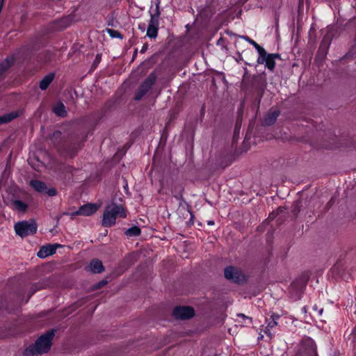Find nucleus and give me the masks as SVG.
<instances>
[{
  "label": "nucleus",
  "mask_w": 356,
  "mask_h": 356,
  "mask_svg": "<svg viewBox=\"0 0 356 356\" xmlns=\"http://www.w3.org/2000/svg\"><path fill=\"white\" fill-rule=\"evenodd\" d=\"M54 336V331H49L42 335L35 343L34 346L27 348L24 351L25 356H33L35 354H42L47 353L51 346V340Z\"/></svg>",
  "instance_id": "obj_1"
},
{
  "label": "nucleus",
  "mask_w": 356,
  "mask_h": 356,
  "mask_svg": "<svg viewBox=\"0 0 356 356\" xmlns=\"http://www.w3.org/2000/svg\"><path fill=\"white\" fill-rule=\"evenodd\" d=\"M126 211L122 205L116 203L108 204L104 212L102 225L104 227H111L115 223L118 217L125 218Z\"/></svg>",
  "instance_id": "obj_2"
},
{
  "label": "nucleus",
  "mask_w": 356,
  "mask_h": 356,
  "mask_svg": "<svg viewBox=\"0 0 356 356\" xmlns=\"http://www.w3.org/2000/svg\"><path fill=\"white\" fill-rule=\"evenodd\" d=\"M15 230L21 237L33 234L37 231V225L34 221H22L15 225Z\"/></svg>",
  "instance_id": "obj_3"
},
{
  "label": "nucleus",
  "mask_w": 356,
  "mask_h": 356,
  "mask_svg": "<svg viewBox=\"0 0 356 356\" xmlns=\"http://www.w3.org/2000/svg\"><path fill=\"white\" fill-rule=\"evenodd\" d=\"M156 79V76L154 74H150L145 81L143 83V84L140 86L136 95V99H140L149 90V89L154 84Z\"/></svg>",
  "instance_id": "obj_4"
},
{
  "label": "nucleus",
  "mask_w": 356,
  "mask_h": 356,
  "mask_svg": "<svg viewBox=\"0 0 356 356\" xmlns=\"http://www.w3.org/2000/svg\"><path fill=\"white\" fill-rule=\"evenodd\" d=\"M225 276L227 279L235 282H240L245 279L244 275L237 268L229 266L225 270Z\"/></svg>",
  "instance_id": "obj_5"
},
{
  "label": "nucleus",
  "mask_w": 356,
  "mask_h": 356,
  "mask_svg": "<svg viewBox=\"0 0 356 356\" xmlns=\"http://www.w3.org/2000/svg\"><path fill=\"white\" fill-rule=\"evenodd\" d=\"M174 316L177 318L187 319L194 315V310L190 307H177L174 309Z\"/></svg>",
  "instance_id": "obj_6"
},
{
  "label": "nucleus",
  "mask_w": 356,
  "mask_h": 356,
  "mask_svg": "<svg viewBox=\"0 0 356 356\" xmlns=\"http://www.w3.org/2000/svg\"><path fill=\"white\" fill-rule=\"evenodd\" d=\"M98 208L99 207L96 204H87L81 207L79 209L73 213L72 215L88 216L95 213Z\"/></svg>",
  "instance_id": "obj_7"
},
{
  "label": "nucleus",
  "mask_w": 356,
  "mask_h": 356,
  "mask_svg": "<svg viewBox=\"0 0 356 356\" xmlns=\"http://www.w3.org/2000/svg\"><path fill=\"white\" fill-rule=\"evenodd\" d=\"M58 244L48 245L42 246L38 252V256L40 258H46L50 255H52L56 252L57 247H59Z\"/></svg>",
  "instance_id": "obj_8"
},
{
  "label": "nucleus",
  "mask_w": 356,
  "mask_h": 356,
  "mask_svg": "<svg viewBox=\"0 0 356 356\" xmlns=\"http://www.w3.org/2000/svg\"><path fill=\"white\" fill-rule=\"evenodd\" d=\"M10 207L18 212H25L27 209L28 205L19 200H13L10 202Z\"/></svg>",
  "instance_id": "obj_9"
},
{
  "label": "nucleus",
  "mask_w": 356,
  "mask_h": 356,
  "mask_svg": "<svg viewBox=\"0 0 356 356\" xmlns=\"http://www.w3.org/2000/svg\"><path fill=\"white\" fill-rule=\"evenodd\" d=\"M89 269L90 271L95 273H99L103 271L104 266L102 265V263L99 259H93L89 266Z\"/></svg>",
  "instance_id": "obj_10"
},
{
  "label": "nucleus",
  "mask_w": 356,
  "mask_h": 356,
  "mask_svg": "<svg viewBox=\"0 0 356 356\" xmlns=\"http://www.w3.org/2000/svg\"><path fill=\"white\" fill-rule=\"evenodd\" d=\"M157 26V22L155 20L152 19L148 25L147 35L149 38H156L158 33Z\"/></svg>",
  "instance_id": "obj_11"
},
{
  "label": "nucleus",
  "mask_w": 356,
  "mask_h": 356,
  "mask_svg": "<svg viewBox=\"0 0 356 356\" xmlns=\"http://www.w3.org/2000/svg\"><path fill=\"white\" fill-rule=\"evenodd\" d=\"M277 318H278V316H275V315L272 316L271 319L269 320L268 325L266 327V330L264 331L265 333L270 338L273 337V333L271 332V329H273V327H275V326L277 325Z\"/></svg>",
  "instance_id": "obj_12"
},
{
  "label": "nucleus",
  "mask_w": 356,
  "mask_h": 356,
  "mask_svg": "<svg viewBox=\"0 0 356 356\" xmlns=\"http://www.w3.org/2000/svg\"><path fill=\"white\" fill-rule=\"evenodd\" d=\"M279 115V112L276 110L270 111L264 120V124L270 125L275 122Z\"/></svg>",
  "instance_id": "obj_13"
},
{
  "label": "nucleus",
  "mask_w": 356,
  "mask_h": 356,
  "mask_svg": "<svg viewBox=\"0 0 356 356\" xmlns=\"http://www.w3.org/2000/svg\"><path fill=\"white\" fill-rule=\"evenodd\" d=\"M54 113L58 116L64 117L66 115L67 111L64 104L61 102L56 103L53 108Z\"/></svg>",
  "instance_id": "obj_14"
},
{
  "label": "nucleus",
  "mask_w": 356,
  "mask_h": 356,
  "mask_svg": "<svg viewBox=\"0 0 356 356\" xmlns=\"http://www.w3.org/2000/svg\"><path fill=\"white\" fill-rule=\"evenodd\" d=\"M54 74H49L45 76L40 83V88L42 90H46L54 79Z\"/></svg>",
  "instance_id": "obj_15"
},
{
  "label": "nucleus",
  "mask_w": 356,
  "mask_h": 356,
  "mask_svg": "<svg viewBox=\"0 0 356 356\" xmlns=\"http://www.w3.org/2000/svg\"><path fill=\"white\" fill-rule=\"evenodd\" d=\"M236 321L242 326H249L252 323V318L243 314H238Z\"/></svg>",
  "instance_id": "obj_16"
},
{
  "label": "nucleus",
  "mask_w": 356,
  "mask_h": 356,
  "mask_svg": "<svg viewBox=\"0 0 356 356\" xmlns=\"http://www.w3.org/2000/svg\"><path fill=\"white\" fill-rule=\"evenodd\" d=\"M31 186L38 192L44 193L47 187L45 184L40 181L38 180H33L31 181Z\"/></svg>",
  "instance_id": "obj_17"
},
{
  "label": "nucleus",
  "mask_w": 356,
  "mask_h": 356,
  "mask_svg": "<svg viewBox=\"0 0 356 356\" xmlns=\"http://www.w3.org/2000/svg\"><path fill=\"white\" fill-rule=\"evenodd\" d=\"M277 56V55L275 54H268V58L266 61V67L268 69L270 70H273L274 69L275 65V58Z\"/></svg>",
  "instance_id": "obj_18"
},
{
  "label": "nucleus",
  "mask_w": 356,
  "mask_h": 356,
  "mask_svg": "<svg viewBox=\"0 0 356 356\" xmlns=\"http://www.w3.org/2000/svg\"><path fill=\"white\" fill-rule=\"evenodd\" d=\"M125 234L129 237L136 236L140 234V229L138 227L134 226L128 229Z\"/></svg>",
  "instance_id": "obj_19"
},
{
  "label": "nucleus",
  "mask_w": 356,
  "mask_h": 356,
  "mask_svg": "<svg viewBox=\"0 0 356 356\" xmlns=\"http://www.w3.org/2000/svg\"><path fill=\"white\" fill-rule=\"evenodd\" d=\"M15 117H16V115L13 113L0 116V124L10 122L13 119H14Z\"/></svg>",
  "instance_id": "obj_20"
},
{
  "label": "nucleus",
  "mask_w": 356,
  "mask_h": 356,
  "mask_svg": "<svg viewBox=\"0 0 356 356\" xmlns=\"http://www.w3.org/2000/svg\"><path fill=\"white\" fill-rule=\"evenodd\" d=\"M259 54V57L257 59V63L259 64L266 63V59L268 58V54H266V50L264 49V53L261 51H258Z\"/></svg>",
  "instance_id": "obj_21"
},
{
  "label": "nucleus",
  "mask_w": 356,
  "mask_h": 356,
  "mask_svg": "<svg viewBox=\"0 0 356 356\" xmlns=\"http://www.w3.org/2000/svg\"><path fill=\"white\" fill-rule=\"evenodd\" d=\"M244 38L252 45L254 47V48L257 50V51H261L264 53V48L259 45L255 41L251 40L248 37H244Z\"/></svg>",
  "instance_id": "obj_22"
},
{
  "label": "nucleus",
  "mask_w": 356,
  "mask_h": 356,
  "mask_svg": "<svg viewBox=\"0 0 356 356\" xmlns=\"http://www.w3.org/2000/svg\"><path fill=\"white\" fill-rule=\"evenodd\" d=\"M10 65V62L6 60L4 63L0 65V75Z\"/></svg>",
  "instance_id": "obj_23"
},
{
  "label": "nucleus",
  "mask_w": 356,
  "mask_h": 356,
  "mask_svg": "<svg viewBox=\"0 0 356 356\" xmlns=\"http://www.w3.org/2000/svg\"><path fill=\"white\" fill-rule=\"evenodd\" d=\"M107 32L110 35V36L112 38H120L121 37L120 33L118 31L109 29H107Z\"/></svg>",
  "instance_id": "obj_24"
},
{
  "label": "nucleus",
  "mask_w": 356,
  "mask_h": 356,
  "mask_svg": "<svg viewBox=\"0 0 356 356\" xmlns=\"http://www.w3.org/2000/svg\"><path fill=\"white\" fill-rule=\"evenodd\" d=\"M305 343H307V344L311 347L310 352L312 354H315L316 348L314 346V341L312 339H307Z\"/></svg>",
  "instance_id": "obj_25"
},
{
  "label": "nucleus",
  "mask_w": 356,
  "mask_h": 356,
  "mask_svg": "<svg viewBox=\"0 0 356 356\" xmlns=\"http://www.w3.org/2000/svg\"><path fill=\"white\" fill-rule=\"evenodd\" d=\"M44 193H47L49 196H54L56 194V191L53 188H49L48 190L47 188Z\"/></svg>",
  "instance_id": "obj_26"
},
{
  "label": "nucleus",
  "mask_w": 356,
  "mask_h": 356,
  "mask_svg": "<svg viewBox=\"0 0 356 356\" xmlns=\"http://www.w3.org/2000/svg\"><path fill=\"white\" fill-rule=\"evenodd\" d=\"M297 287L296 286V282H293L292 284H291V289H296Z\"/></svg>",
  "instance_id": "obj_27"
},
{
  "label": "nucleus",
  "mask_w": 356,
  "mask_h": 356,
  "mask_svg": "<svg viewBox=\"0 0 356 356\" xmlns=\"http://www.w3.org/2000/svg\"><path fill=\"white\" fill-rule=\"evenodd\" d=\"M305 286V282H302L300 287H298V290H302Z\"/></svg>",
  "instance_id": "obj_28"
},
{
  "label": "nucleus",
  "mask_w": 356,
  "mask_h": 356,
  "mask_svg": "<svg viewBox=\"0 0 356 356\" xmlns=\"http://www.w3.org/2000/svg\"><path fill=\"white\" fill-rule=\"evenodd\" d=\"M213 222H209V225H213Z\"/></svg>",
  "instance_id": "obj_29"
}]
</instances>
